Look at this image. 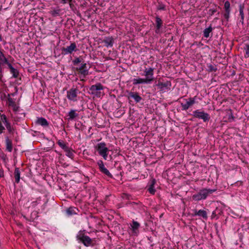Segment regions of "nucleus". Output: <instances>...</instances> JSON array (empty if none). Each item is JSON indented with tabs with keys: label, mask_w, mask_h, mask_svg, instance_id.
<instances>
[{
	"label": "nucleus",
	"mask_w": 249,
	"mask_h": 249,
	"mask_svg": "<svg viewBox=\"0 0 249 249\" xmlns=\"http://www.w3.org/2000/svg\"><path fill=\"white\" fill-rule=\"evenodd\" d=\"M6 127V129H7V130L8 131V132L10 133H13V131H14V129L11 126L10 123H7V124H5Z\"/></svg>",
	"instance_id": "obj_32"
},
{
	"label": "nucleus",
	"mask_w": 249,
	"mask_h": 249,
	"mask_svg": "<svg viewBox=\"0 0 249 249\" xmlns=\"http://www.w3.org/2000/svg\"><path fill=\"white\" fill-rule=\"evenodd\" d=\"M69 119H70V120H73L75 117L78 116V114L75 112V110H71L69 112Z\"/></svg>",
	"instance_id": "obj_26"
},
{
	"label": "nucleus",
	"mask_w": 249,
	"mask_h": 249,
	"mask_svg": "<svg viewBox=\"0 0 249 249\" xmlns=\"http://www.w3.org/2000/svg\"><path fill=\"white\" fill-rule=\"evenodd\" d=\"M64 151L66 152V155L68 157L72 159L73 157L74 154H73V151L69 148V147L64 150Z\"/></svg>",
	"instance_id": "obj_20"
},
{
	"label": "nucleus",
	"mask_w": 249,
	"mask_h": 249,
	"mask_svg": "<svg viewBox=\"0 0 249 249\" xmlns=\"http://www.w3.org/2000/svg\"><path fill=\"white\" fill-rule=\"evenodd\" d=\"M156 27L157 29L156 30V32L157 33H159L160 29L161 28L162 24V21L161 19L159 17H157L156 18Z\"/></svg>",
	"instance_id": "obj_17"
},
{
	"label": "nucleus",
	"mask_w": 249,
	"mask_h": 249,
	"mask_svg": "<svg viewBox=\"0 0 249 249\" xmlns=\"http://www.w3.org/2000/svg\"><path fill=\"white\" fill-rule=\"evenodd\" d=\"M36 123L43 126H47L48 125V123L46 119L44 118L41 117L37 119Z\"/></svg>",
	"instance_id": "obj_16"
},
{
	"label": "nucleus",
	"mask_w": 249,
	"mask_h": 249,
	"mask_svg": "<svg viewBox=\"0 0 249 249\" xmlns=\"http://www.w3.org/2000/svg\"><path fill=\"white\" fill-rule=\"evenodd\" d=\"M160 91L165 92L167 90H169L171 87L170 82L166 81L165 82H159L156 85Z\"/></svg>",
	"instance_id": "obj_8"
},
{
	"label": "nucleus",
	"mask_w": 249,
	"mask_h": 249,
	"mask_svg": "<svg viewBox=\"0 0 249 249\" xmlns=\"http://www.w3.org/2000/svg\"><path fill=\"white\" fill-rule=\"evenodd\" d=\"M160 9H163V7H161Z\"/></svg>",
	"instance_id": "obj_46"
},
{
	"label": "nucleus",
	"mask_w": 249,
	"mask_h": 249,
	"mask_svg": "<svg viewBox=\"0 0 249 249\" xmlns=\"http://www.w3.org/2000/svg\"><path fill=\"white\" fill-rule=\"evenodd\" d=\"M133 84L134 85H136L140 84H147L146 81L145 80L144 78H139L138 79H133Z\"/></svg>",
	"instance_id": "obj_18"
},
{
	"label": "nucleus",
	"mask_w": 249,
	"mask_h": 249,
	"mask_svg": "<svg viewBox=\"0 0 249 249\" xmlns=\"http://www.w3.org/2000/svg\"><path fill=\"white\" fill-rule=\"evenodd\" d=\"M82 62V59L80 57H77L72 61L74 65H76Z\"/></svg>",
	"instance_id": "obj_35"
},
{
	"label": "nucleus",
	"mask_w": 249,
	"mask_h": 249,
	"mask_svg": "<svg viewBox=\"0 0 249 249\" xmlns=\"http://www.w3.org/2000/svg\"><path fill=\"white\" fill-rule=\"evenodd\" d=\"M154 68H147L143 71L144 75L145 78H144L146 81L147 84H150L154 80Z\"/></svg>",
	"instance_id": "obj_5"
},
{
	"label": "nucleus",
	"mask_w": 249,
	"mask_h": 249,
	"mask_svg": "<svg viewBox=\"0 0 249 249\" xmlns=\"http://www.w3.org/2000/svg\"><path fill=\"white\" fill-rule=\"evenodd\" d=\"M105 173V176H106L107 177H109V178H114V177L111 174L110 172H104ZM117 177H114L116 179V178Z\"/></svg>",
	"instance_id": "obj_37"
},
{
	"label": "nucleus",
	"mask_w": 249,
	"mask_h": 249,
	"mask_svg": "<svg viewBox=\"0 0 249 249\" xmlns=\"http://www.w3.org/2000/svg\"><path fill=\"white\" fill-rule=\"evenodd\" d=\"M156 179L152 177L150 181L148 183L149 187L148 189V190L150 194L153 195L156 192V190L154 189V185L156 183Z\"/></svg>",
	"instance_id": "obj_12"
},
{
	"label": "nucleus",
	"mask_w": 249,
	"mask_h": 249,
	"mask_svg": "<svg viewBox=\"0 0 249 249\" xmlns=\"http://www.w3.org/2000/svg\"><path fill=\"white\" fill-rule=\"evenodd\" d=\"M76 69L79 71V73L83 78H85L89 74V69L87 68L86 63H82L81 66Z\"/></svg>",
	"instance_id": "obj_10"
},
{
	"label": "nucleus",
	"mask_w": 249,
	"mask_h": 249,
	"mask_svg": "<svg viewBox=\"0 0 249 249\" xmlns=\"http://www.w3.org/2000/svg\"><path fill=\"white\" fill-rule=\"evenodd\" d=\"M224 8L225 11H230V3L228 1H226L224 4Z\"/></svg>",
	"instance_id": "obj_33"
},
{
	"label": "nucleus",
	"mask_w": 249,
	"mask_h": 249,
	"mask_svg": "<svg viewBox=\"0 0 249 249\" xmlns=\"http://www.w3.org/2000/svg\"><path fill=\"white\" fill-rule=\"evenodd\" d=\"M215 191V189H203L200 190L197 194H194L192 196V198L195 201L205 199L209 195L213 193Z\"/></svg>",
	"instance_id": "obj_2"
},
{
	"label": "nucleus",
	"mask_w": 249,
	"mask_h": 249,
	"mask_svg": "<svg viewBox=\"0 0 249 249\" xmlns=\"http://www.w3.org/2000/svg\"><path fill=\"white\" fill-rule=\"evenodd\" d=\"M215 213H215V211H213V214H212L213 216L215 215L216 214H215Z\"/></svg>",
	"instance_id": "obj_44"
},
{
	"label": "nucleus",
	"mask_w": 249,
	"mask_h": 249,
	"mask_svg": "<svg viewBox=\"0 0 249 249\" xmlns=\"http://www.w3.org/2000/svg\"><path fill=\"white\" fill-rule=\"evenodd\" d=\"M195 214L201 216L204 218H206L207 217V213L204 210H200L196 212Z\"/></svg>",
	"instance_id": "obj_22"
},
{
	"label": "nucleus",
	"mask_w": 249,
	"mask_h": 249,
	"mask_svg": "<svg viewBox=\"0 0 249 249\" xmlns=\"http://www.w3.org/2000/svg\"><path fill=\"white\" fill-rule=\"evenodd\" d=\"M57 143L59 145V146L60 147H61L64 150H65L68 147V146L66 145V144L63 141L59 140L57 142Z\"/></svg>",
	"instance_id": "obj_28"
},
{
	"label": "nucleus",
	"mask_w": 249,
	"mask_h": 249,
	"mask_svg": "<svg viewBox=\"0 0 249 249\" xmlns=\"http://www.w3.org/2000/svg\"><path fill=\"white\" fill-rule=\"evenodd\" d=\"M239 13L240 16H241V21L243 23V21L244 19V5L243 4H240L239 6Z\"/></svg>",
	"instance_id": "obj_19"
},
{
	"label": "nucleus",
	"mask_w": 249,
	"mask_h": 249,
	"mask_svg": "<svg viewBox=\"0 0 249 249\" xmlns=\"http://www.w3.org/2000/svg\"><path fill=\"white\" fill-rule=\"evenodd\" d=\"M76 51V44L73 42L69 46L66 48H63L62 49L63 52L65 54L71 53L73 52Z\"/></svg>",
	"instance_id": "obj_11"
},
{
	"label": "nucleus",
	"mask_w": 249,
	"mask_h": 249,
	"mask_svg": "<svg viewBox=\"0 0 249 249\" xmlns=\"http://www.w3.org/2000/svg\"><path fill=\"white\" fill-rule=\"evenodd\" d=\"M8 67L9 68V69H10V71L12 70V68H14V67L12 66V65L8 62V63L7 64Z\"/></svg>",
	"instance_id": "obj_41"
},
{
	"label": "nucleus",
	"mask_w": 249,
	"mask_h": 249,
	"mask_svg": "<svg viewBox=\"0 0 249 249\" xmlns=\"http://www.w3.org/2000/svg\"><path fill=\"white\" fill-rule=\"evenodd\" d=\"M103 89L104 87L99 83L95 85H92L89 88L90 93L97 97H100L101 95L103 94L101 90Z\"/></svg>",
	"instance_id": "obj_4"
},
{
	"label": "nucleus",
	"mask_w": 249,
	"mask_h": 249,
	"mask_svg": "<svg viewBox=\"0 0 249 249\" xmlns=\"http://www.w3.org/2000/svg\"><path fill=\"white\" fill-rule=\"evenodd\" d=\"M1 71V63L0 62V71Z\"/></svg>",
	"instance_id": "obj_45"
},
{
	"label": "nucleus",
	"mask_w": 249,
	"mask_h": 249,
	"mask_svg": "<svg viewBox=\"0 0 249 249\" xmlns=\"http://www.w3.org/2000/svg\"><path fill=\"white\" fill-rule=\"evenodd\" d=\"M208 68H209V69L210 71H216V69H215V68H214V67H213V66L212 65H210V66H209Z\"/></svg>",
	"instance_id": "obj_39"
},
{
	"label": "nucleus",
	"mask_w": 249,
	"mask_h": 249,
	"mask_svg": "<svg viewBox=\"0 0 249 249\" xmlns=\"http://www.w3.org/2000/svg\"><path fill=\"white\" fill-rule=\"evenodd\" d=\"M128 98L134 99L136 103L140 102L142 99V97L139 95L138 93L136 92H129L128 93Z\"/></svg>",
	"instance_id": "obj_13"
},
{
	"label": "nucleus",
	"mask_w": 249,
	"mask_h": 249,
	"mask_svg": "<svg viewBox=\"0 0 249 249\" xmlns=\"http://www.w3.org/2000/svg\"><path fill=\"white\" fill-rule=\"evenodd\" d=\"M15 181L17 183H18L19 182L20 180V174L19 172H16L15 175Z\"/></svg>",
	"instance_id": "obj_34"
},
{
	"label": "nucleus",
	"mask_w": 249,
	"mask_h": 249,
	"mask_svg": "<svg viewBox=\"0 0 249 249\" xmlns=\"http://www.w3.org/2000/svg\"><path fill=\"white\" fill-rule=\"evenodd\" d=\"M60 12V10L59 9H53V10L50 11V13L53 17H56V16H58L59 15Z\"/></svg>",
	"instance_id": "obj_27"
},
{
	"label": "nucleus",
	"mask_w": 249,
	"mask_h": 249,
	"mask_svg": "<svg viewBox=\"0 0 249 249\" xmlns=\"http://www.w3.org/2000/svg\"><path fill=\"white\" fill-rule=\"evenodd\" d=\"M0 119L4 124H7V123H9L7 120L6 116L4 114L0 115Z\"/></svg>",
	"instance_id": "obj_31"
},
{
	"label": "nucleus",
	"mask_w": 249,
	"mask_h": 249,
	"mask_svg": "<svg viewBox=\"0 0 249 249\" xmlns=\"http://www.w3.org/2000/svg\"><path fill=\"white\" fill-rule=\"evenodd\" d=\"M212 31V28L211 26L206 28L203 31V35L205 37H208L210 36V33Z\"/></svg>",
	"instance_id": "obj_24"
},
{
	"label": "nucleus",
	"mask_w": 249,
	"mask_h": 249,
	"mask_svg": "<svg viewBox=\"0 0 249 249\" xmlns=\"http://www.w3.org/2000/svg\"><path fill=\"white\" fill-rule=\"evenodd\" d=\"M95 149L98 154L102 157L105 160H112L111 155L108 156L110 150L107 147L106 144L105 142H102L98 143L95 146Z\"/></svg>",
	"instance_id": "obj_1"
},
{
	"label": "nucleus",
	"mask_w": 249,
	"mask_h": 249,
	"mask_svg": "<svg viewBox=\"0 0 249 249\" xmlns=\"http://www.w3.org/2000/svg\"><path fill=\"white\" fill-rule=\"evenodd\" d=\"M11 73L13 74V76L15 78H17L18 76V71L14 68H12V70L10 71Z\"/></svg>",
	"instance_id": "obj_30"
},
{
	"label": "nucleus",
	"mask_w": 249,
	"mask_h": 249,
	"mask_svg": "<svg viewBox=\"0 0 249 249\" xmlns=\"http://www.w3.org/2000/svg\"><path fill=\"white\" fill-rule=\"evenodd\" d=\"M140 226V225L138 222L133 220L132 224H131V227L133 233H137L138 230Z\"/></svg>",
	"instance_id": "obj_15"
},
{
	"label": "nucleus",
	"mask_w": 249,
	"mask_h": 249,
	"mask_svg": "<svg viewBox=\"0 0 249 249\" xmlns=\"http://www.w3.org/2000/svg\"><path fill=\"white\" fill-rule=\"evenodd\" d=\"M0 60L4 63H5V64H7L8 63V60L5 57V56L4 55L3 57H2L0 59Z\"/></svg>",
	"instance_id": "obj_36"
},
{
	"label": "nucleus",
	"mask_w": 249,
	"mask_h": 249,
	"mask_svg": "<svg viewBox=\"0 0 249 249\" xmlns=\"http://www.w3.org/2000/svg\"><path fill=\"white\" fill-rule=\"evenodd\" d=\"M4 176V172H0V178Z\"/></svg>",
	"instance_id": "obj_43"
},
{
	"label": "nucleus",
	"mask_w": 249,
	"mask_h": 249,
	"mask_svg": "<svg viewBox=\"0 0 249 249\" xmlns=\"http://www.w3.org/2000/svg\"><path fill=\"white\" fill-rule=\"evenodd\" d=\"M77 211V209L76 208L70 207L67 210L66 212L68 215H71L72 214H76L77 213H76Z\"/></svg>",
	"instance_id": "obj_21"
},
{
	"label": "nucleus",
	"mask_w": 249,
	"mask_h": 249,
	"mask_svg": "<svg viewBox=\"0 0 249 249\" xmlns=\"http://www.w3.org/2000/svg\"><path fill=\"white\" fill-rule=\"evenodd\" d=\"M6 149L9 152H11L12 150V142L8 138H7L6 140Z\"/></svg>",
	"instance_id": "obj_25"
},
{
	"label": "nucleus",
	"mask_w": 249,
	"mask_h": 249,
	"mask_svg": "<svg viewBox=\"0 0 249 249\" xmlns=\"http://www.w3.org/2000/svg\"><path fill=\"white\" fill-rule=\"evenodd\" d=\"M193 115L195 118L203 120L204 122L208 121L210 119L209 114L204 111H200L199 110H196L193 111Z\"/></svg>",
	"instance_id": "obj_6"
},
{
	"label": "nucleus",
	"mask_w": 249,
	"mask_h": 249,
	"mask_svg": "<svg viewBox=\"0 0 249 249\" xmlns=\"http://www.w3.org/2000/svg\"><path fill=\"white\" fill-rule=\"evenodd\" d=\"M77 90L76 89H71L67 91V97L69 100L72 101H77Z\"/></svg>",
	"instance_id": "obj_9"
},
{
	"label": "nucleus",
	"mask_w": 249,
	"mask_h": 249,
	"mask_svg": "<svg viewBox=\"0 0 249 249\" xmlns=\"http://www.w3.org/2000/svg\"><path fill=\"white\" fill-rule=\"evenodd\" d=\"M103 42L107 47H112L113 44V38L112 37H107L103 40Z\"/></svg>",
	"instance_id": "obj_14"
},
{
	"label": "nucleus",
	"mask_w": 249,
	"mask_h": 249,
	"mask_svg": "<svg viewBox=\"0 0 249 249\" xmlns=\"http://www.w3.org/2000/svg\"><path fill=\"white\" fill-rule=\"evenodd\" d=\"M15 171L18 172V170L16 169Z\"/></svg>",
	"instance_id": "obj_48"
},
{
	"label": "nucleus",
	"mask_w": 249,
	"mask_h": 249,
	"mask_svg": "<svg viewBox=\"0 0 249 249\" xmlns=\"http://www.w3.org/2000/svg\"><path fill=\"white\" fill-rule=\"evenodd\" d=\"M196 96L193 98H189L186 100L185 103H181V106L183 110H187L190 107L192 106L196 103Z\"/></svg>",
	"instance_id": "obj_7"
},
{
	"label": "nucleus",
	"mask_w": 249,
	"mask_h": 249,
	"mask_svg": "<svg viewBox=\"0 0 249 249\" xmlns=\"http://www.w3.org/2000/svg\"><path fill=\"white\" fill-rule=\"evenodd\" d=\"M4 55L3 54V53H2V52H1V51L0 50V59L3 57Z\"/></svg>",
	"instance_id": "obj_42"
},
{
	"label": "nucleus",
	"mask_w": 249,
	"mask_h": 249,
	"mask_svg": "<svg viewBox=\"0 0 249 249\" xmlns=\"http://www.w3.org/2000/svg\"><path fill=\"white\" fill-rule=\"evenodd\" d=\"M76 239L81 241L86 247L93 246L92 239L81 231L77 234Z\"/></svg>",
	"instance_id": "obj_3"
},
{
	"label": "nucleus",
	"mask_w": 249,
	"mask_h": 249,
	"mask_svg": "<svg viewBox=\"0 0 249 249\" xmlns=\"http://www.w3.org/2000/svg\"><path fill=\"white\" fill-rule=\"evenodd\" d=\"M97 165L99 166V169L101 171H108L105 167L104 163L102 160H100L97 162Z\"/></svg>",
	"instance_id": "obj_23"
},
{
	"label": "nucleus",
	"mask_w": 249,
	"mask_h": 249,
	"mask_svg": "<svg viewBox=\"0 0 249 249\" xmlns=\"http://www.w3.org/2000/svg\"><path fill=\"white\" fill-rule=\"evenodd\" d=\"M225 12L224 17L228 19L229 18L230 11H225Z\"/></svg>",
	"instance_id": "obj_38"
},
{
	"label": "nucleus",
	"mask_w": 249,
	"mask_h": 249,
	"mask_svg": "<svg viewBox=\"0 0 249 249\" xmlns=\"http://www.w3.org/2000/svg\"><path fill=\"white\" fill-rule=\"evenodd\" d=\"M244 50L245 52V57H249V44H246L244 48Z\"/></svg>",
	"instance_id": "obj_29"
},
{
	"label": "nucleus",
	"mask_w": 249,
	"mask_h": 249,
	"mask_svg": "<svg viewBox=\"0 0 249 249\" xmlns=\"http://www.w3.org/2000/svg\"><path fill=\"white\" fill-rule=\"evenodd\" d=\"M120 174L121 176H122V172H120Z\"/></svg>",
	"instance_id": "obj_47"
},
{
	"label": "nucleus",
	"mask_w": 249,
	"mask_h": 249,
	"mask_svg": "<svg viewBox=\"0 0 249 249\" xmlns=\"http://www.w3.org/2000/svg\"><path fill=\"white\" fill-rule=\"evenodd\" d=\"M61 1L63 4H65L67 2H71L72 0H61Z\"/></svg>",
	"instance_id": "obj_40"
}]
</instances>
